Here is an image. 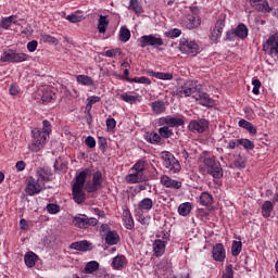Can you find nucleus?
Masks as SVG:
<instances>
[{
    "label": "nucleus",
    "instance_id": "obj_1",
    "mask_svg": "<svg viewBox=\"0 0 278 278\" xmlns=\"http://www.w3.org/2000/svg\"><path fill=\"white\" fill-rule=\"evenodd\" d=\"M203 164L199 166L200 173L211 175L213 179H222L223 167L220 166V162L216 161L215 157H205Z\"/></svg>",
    "mask_w": 278,
    "mask_h": 278
},
{
    "label": "nucleus",
    "instance_id": "obj_2",
    "mask_svg": "<svg viewBox=\"0 0 278 278\" xmlns=\"http://www.w3.org/2000/svg\"><path fill=\"white\" fill-rule=\"evenodd\" d=\"M29 54L17 52L16 50L9 49L1 54L0 62H8V64H18L27 62Z\"/></svg>",
    "mask_w": 278,
    "mask_h": 278
},
{
    "label": "nucleus",
    "instance_id": "obj_3",
    "mask_svg": "<svg viewBox=\"0 0 278 278\" xmlns=\"http://www.w3.org/2000/svg\"><path fill=\"white\" fill-rule=\"evenodd\" d=\"M199 89V81L197 80H186L185 83L178 85L175 90L176 97H192L197 93Z\"/></svg>",
    "mask_w": 278,
    "mask_h": 278
},
{
    "label": "nucleus",
    "instance_id": "obj_4",
    "mask_svg": "<svg viewBox=\"0 0 278 278\" xmlns=\"http://www.w3.org/2000/svg\"><path fill=\"white\" fill-rule=\"evenodd\" d=\"M31 146L30 150L34 151L35 153H38L39 150L47 144V140L49 137L42 132L39 128H34L31 130Z\"/></svg>",
    "mask_w": 278,
    "mask_h": 278
},
{
    "label": "nucleus",
    "instance_id": "obj_5",
    "mask_svg": "<svg viewBox=\"0 0 278 278\" xmlns=\"http://www.w3.org/2000/svg\"><path fill=\"white\" fill-rule=\"evenodd\" d=\"M72 223L75 227H78V229H88V227H97L99 219L88 217L86 214H78L72 219Z\"/></svg>",
    "mask_w": 278,
    "mask_h": 278
},
{
    "label": "nucleus",
    "instance_id": "obj_6",
    "mask_svg": "<svg viewBox=\"0 0 278 278\" xmlns=\"http://www.w3.org/2000/svg\"><path fill=\"white\" fill-rule=\"evenodd\" d=\"M163 166L173 174L181 170V164H179V161L175 159V155L168 151L163 152Z\"/></svg>",
    "mask_w": 278,
    "mask_h": 278
},
{
    "label": "nucleus",
    "instance_id": "obj_7",
    "mask_svg": "<svg viewBox=\"0 0 278 278\" xmlns=\"http://www.w3.org/2000/svg\"><path fill=\"white\" fill-rule=\"evenodd\" d=\"M164 45V39L161 37H155V35H143L141 36L139 40V47L141 49H144L147 47H153L156 49V47H162Z\"/></svg>",
    "mask_w": 278,
    "mask_h": 278
},
{
    "label": "nucleus",
    "instance_id": "obj_8",
    "mask_svg": "<svg viewBox=\"0 0 278 278\" xmlns=\"http://www.w3.org/2000/svg\"><path fill=\"white\" fill-rule=\"evenodd\" d=\"M188 129L192 134H204L210 129V121L205 118L192 119L188 125Z\"/></svg>",
    "mask_w": 278,
    "mask_h": 278
},
{
    "label": "nucleus",
    "instance_id": "obj_9",
    "mask_svg": "<svg viewBox=\"0 0 278 278\" xmlns=\"http://www.w3.org/2000/svg\"><path fill=\"white\" fill-rule=\"evenodd\" d=\"M192 98L195 99L200 105H203V108H214L216 105L214 99H212L207 92L201 91L200 89H197Z\"/></svg>",
    "mask_w": 278,
    "mask_h": 278
},
{
    "label": "nucleus",
    "instance_id": "obj_10",
    "mask_svg": "<svg viewBox=\"0 0 278 278\" xmlns=\"http://www.w3.org/2000/svg\"><path fill=\"white\" fill-rule=\"evenodd\" d=\"M101 231H106L105 232V244L109 247H114L115 244H118L121 242V236L116 230H111L108 225L102 224L101 225Z\"/></svg>",
    "mask_w": 278,
    "mask_h": 278
},
{
    "label": "nucleus",
    "instance_id": "obj_11",
    "mask_svg": "<svg viewBox=\"0 0 278 278\" xmlns=\"http://www.w3.org/2000/svg\"><path fill=\"white\" fill-rule=\"evenodd\" d=\"M26 193L29 197H34L35 194H40L42 192V186L40 185V181L36 180L34 177H28L26 179Z\"/></svg>",
    "mask_w": 278,
    "mask_h": 278
},
{
    "label": "nucleus",
    "instance_id": "obj_12",
    "mask_svg": "<svg viewBox=\"0 0 278 278\" xmlns=\"http://www.w3.org/2000/svg\"><path fill=\"white\" fill-rule=\"evenodd\" d=\"M103 186V174L96 172L92 177V182L86 185V190L89 193L97 192Z\"/></svg>",
    "mask_w": 278,
    "mask_h": 278
},
{
    "label": "nucleus",
    "instance_id": "obj_13",
    "mask_svg": "<svg viewBox=\"0 0 278 278\" xmlns=\"http://www.w3.org/2000/svg\"><path fill=\"white\" fill-rule=\"evenodd\" d=\"M263 51H269V53L278 54V33L271 35L265 43H263Z\"/></svg>",
    "mask_w": 278,
    "mask_h": 278
},
{
    "label": "nucleus",
    "instance_id": "obj_14",
    "mask_svg": "<svg viewBox=\"0 0 278 278\" xmlns=\"http://www.w3.org/2000/svg\"><path fill=\"white\" fill-rule=\"evenodd\" d=\"M37 181L40 184H48V181H52L53 173L49 167H38L36 170Z\"/></svg>",
    "mask_w": 278,
    "mask_h": 278
},
{
    "label": "nucleus",
    "instance_id": "obj_15",
    "mask_svg": "<svg viewBox=\"0 0 278 278\" xmlns=\"http://www.w3.org/2000/svg\"><path fill=\"white\" fill-rule=\"evenodd\" d=\"M159 123L160 125H167V127H181L186 124V121L184 119V116H180V117L166 116V117H161Z\"/></svg>",
    "mask_w": 278,
    "mask_h": 278
},
{
    "label": "nucleus",
    "instance_id": "obj_16",
    "mask_svg": "<svg viewBox=\"0 0 278 278\" xmlns=\"http://www.w3.org/2000/svg\"><path fill=\"white\" fill-rule=\"evenodd\" d=\"M160 181L164 188H173L174 190H181L182 182L170 178L168 175H163Z\"/></svg>",
    "mask_w": 278,
    "mask_h": 278
},
{
    "label": "nucleus",
    "instance_id": "obj_17",
    "mask_svg": "<svg viewBox=\"0 0 278 278\" xmlns=\"http://www.w3.org/2000/svg\"><path fill=\"white\" fill-rule=\"evenodd\" d=\"M252 8H255L257 12H263L264 14H268L273 12V8L268 4L266 0H253L249 2Z\"/></svg>",
    "mask_w": 278,
    "mask_h": 278
},
{
    "label": "nucleus",
    "instance_id": "obj_18",
    "mask_svg": "<svg viewBox=\"0 0 278 278\" xmlns=\"http://www.w3.org/2000/svg\"><path fill=\"white\" fill-rule=\"evenodd\" d=\"M212 255L215 262H225V257H227L225 245H223V243L215 244L212 251Z\"/></svg>",
    "mask_w": 278,
    "mask_h": 278
},
{
    "label": "nucleus",
    "instance_id": "obj_19",
    "mask_svg": "<svg viewBox=\"0 0 278 278\" xmlns=\"http://www.w3.org/2000/svg\"><path fill=\"white\" fill-rule=\"evenodd\" d=\"M70 249H73L74 251H81V252L92 251V243L86 240L76 241L71 243Z\"/></svg>",
    "mask_w": 278,
    "mask_h": 278
},
{
    "label": "nucleus",
    "instance_id": "obj_20",
    "mask_svg": "<svg viewBox=\"0 0 278 278\" xmlns=\"http://www.w3.org/2000/svg\"><path fill=\"white\" fill-rule=\"evenodd\" d=\"M126 181L127 184H142L147 181V176L142 172H135L126 176Z\"/></svg>",
    "mask_w": 278,
    "mask_h": 278
},
{
    "label": "nucleus",
    "instance_id": "obj_21",
    "mask_svg": "<svg viewBox=\"0 0 278 278\" xmlns=\"http://www.w3.org/2000/svg\"><path fill=\"white\" fill-rule=\"evenodd\" d=\"M72 194L75 203H77L78 205H81V203L86 201V193L84 192L83 187H73Z\"/></svg>",
    "mask_w": 278,
    "mask_h": 278
},
{
    "label": "nucleus",
    "instance_id": "obj_22",
    "mask_svg": "<svg viewBox=\"0 0 278 278\" xmlns=\"http://www.w3.org/2000/svg\"><path fill=\"white\" fill-rule=\"evenodd\" d=\"M153 251L156 257H162L166 251V242L156 239L153 243Z\"/></svg>",
    "mask_w": 278,
    "mask_h": 278
},
{
    "label": "nucleus",
    "instance_id": "obj_23",
    "mask_svg": "<svg viewBox=\"0 0 278 278\" xmlns=\"http://www.w3.org/2000/svg\"><path fill=\"white\" fill-rule=\"evenodd\" d=\"M109 25H110V18L108 17V15H100L98 18V26H97L99 34H105V31H108Z\"/></svg>",
    "mask_w": 278,
    "mask_h": 278
},
{
    "label": "nucleus",
    "instance_id": "obj_24",
    "mask_svg": "<svg viewBox=\"0 0 278 278\" xmlns=\"http://www.w3.org/2000/svg\"><path fill=\"white\" fill-rule=\"evenodd\" d=\"M119 98L122 101H125V103H129L130 105H134V103H140V101H142V96H131L127 92L122 93Z\"/></svg>",
    "mask_w": 278,
    "mask_h": 278
},
{
    "label": "nucleus",
    "instance_id": "obj_25",
    "mask_svg": "<svg viewBox=\"0 0 278 278\" xmlns=\"http://www.w3.org/2000/svg\"><path fill=\"white\" fill-rule=\"evenodd\" d=\"M138 210L140 212H151L153 210V200L151 198H144L138 203Z\"/></svg>",
    "mask_w": 278,
    "mask_h": 278
},
{
    "label": "nucleus",
    "instance_id": "obj_26",
    "mask_svg": "<svg viewBox=\"0 0 278 278\" xmlns=\"http://www.w3.org/2000/svg\"><path fill=\"white\" fill-rule=\"evenodd\" d=\"M90 169H84L76 176V182L73 185L74 188H84L86 184V177H88Z\"/></svg>",
    "mask_w": 278,
    "mask_h": 278
},
{
    "label": "nucleus",
    "instance_id": "obj_27",
    "mask_svg": "<svg viewBox=\"0 0 278 278\" xmlns=\"http://www.w3.org/2000/svg\"><path fill=\"white\" fill-rule=\"evenodd\" d=\"M238 125L239 127H242V129H247V131H249V134H251L252 136H255L257 134V127L252 125L251 122L247 119H240Z\"/></svg>",
    "mask_w": 278,
    "mask_h": 278
},
{
    "label": "nucleus",
    "instance_id": "obj_28",
    "mask_svg": "<svg viewBox=\"0 0 278 278\" xmlns=\"http://www.w3.org/2000/svg\"><path fill=\"white\" fill-rule=\"evenodd\" d=\"M125 264H127V257H125V255H117L113 257L112 267L115 268V270H121Z\"/></svg>",
    "mask_w": 278,
    "mask_h": 278
},
{
    "label": "nucleus",
    "instance_id": "obj_29",
    "mask_svg": "<svg viewBox=\"0 0 278 278\" xmlns=\"http://www.w3.org/2000/svg\"><path fill=\"white\" fill-rule=\"evenodd\" d=\"M273 210H275V205L270 201H265L262 205V216L264 218H270V214H273Z\"/></svg>",
    "mask_w": 278,
    "mask_h": 278
},
{
    "label": "nucleus",
    "instance_id": "obj_30",
    "mask_svg": "<svg viewBox=\"0 0 278 278\" xmlns=\"http://www.w3.org/2000/svg\"><path fill=\"white\" fill-rule=\"evenodd\" d=\"M236 37L244 40L249 36V28L244 24H239L235 30Z\"/></svg>",
    "mask_w": 278,
    "mask_h": 278
},
{
    "label": "nucleus",
    "instance_id": "obj_31",
    "mask_svg": "<svg viewBox=\"0 0 278 278\" xmlns=\"http://www.w3.org/2000/svg\"><path fill=\"white\" fill-rule=\"evenodd\" d=\"M36 260H38V255L34 252L27 253L24 256V262L28 268H34L36 266Z\"/></svg>",
    "mask_w": 278,
    "mask_h": 278
},
{
    "label": "nucleus",
    "instance_id": "obj_32",
    "mask_svg": "<svg viewBox=\"0 0 278 278\" xmlns=\"http://www.w3.org/2000/svg\"><path fill=\"white\" fill-rule=\"evenodd\" d=\"M146 141L150 144H160V142H162V137L157 132H147Z\"/></svg>",
    "mask_w": 278,
    "mask_h": 278
},
{
    "label": "nucleus",
    "instance_id": "obj_33",
    "mask_svg": "<svg viewBox=\"0 0 278 278\" xmlns=\"http://www.w3.org/2000/svg\"><path fill=\"white\" fill-rule=\"evenodd\" d=\"M200 203L204 207H207L214 203V198L208 192H202L200 195Z\"/></svg>",
    "mask_w": 278,
    "mask_h": 278
},
{
    "label": "nucleus",
    "instance_id": "obj_34",
    "mask_svg": "<svg viewBox=\"0 0 278 278\" xmlns=\"http://www.w3.org/2000/svg\"><path fill=\"white\" fill-rule=\"evenodd\" d=\"M192 212V204L190 202L182 203L178 206V214L180 216H188Z\"/></svg>",
    "mask_w": 278,
    "mask_h": 278
},
{
    "label": "nucleus",
    "instance_id": "obj_35",
    "mask_svg": "<svg viewBox=\"0 0 278 278\" xmlns=\"http://www.w3.org/2000/svg\"><path fill=\"white\" fill-rule=\"evenodd\" d=\"M238 144L243 147L247 151H253L255 149V143L249 139H238Z\"/></svg>",
    "mask_w": 278,
    "mask_h": 278
},
{
    "label": "nucleus",
    "instance_id": "obj_36",
    "mask_svg": "<svg viewBox=\"0 0 278 278\" xmlns=\"http://www.w3.org/2000/svg\"><path fill=\"white\" fill-rule=\"evenodd\" d=\"M97 270H99V262L97 261H90L85 266V273H87V275H92V273H97Z\"/></svg>",
    "mask_w": 278,
    "mask_h": 278
},
{
    "label": "nucleus",
    "instance_id": "obj_37",
    "mask_svg": "<svg viewBox=\"0 0 278 278\" xmlns=\"http://www.w3.org/2000/svg\"><path fill=\"white\" fill-rule=\"evenodd\" d=\"M201 25V21L199 17L191 15L187 18V27L188 29H194L195 27H199Z\"/></svg>",
    "mask_w": 278,
    "mask_h": 278
},
{
    "label": "nucleus",
    "instance_id": "obj_38",
    "mask_svg": "<svg viewBox=\"0 0 278 278\" xmlns=\"http://www.w3.org/2000/svg\"><path fill=\"white\" fill-rule=\"evenodd\" d=\"M173 135V129H170L168 126L159 128V136H161V138H165V140H167V138H172Z\"/></svg>",
    "mask_w": 278,
    "mask_h": 278
},
{
    "label": "nucleus",
    "instance_id": "obj_39",
    "mask_svg": "<svg viewBox=\"0 0 278 278\" xmlns=\"http://www.w3.org/2000/svg\"><path fill=\"white\" fill-rule=\"evenodd\" d=\"M128 8L132 10L135 14H142V5H140V1L138 0H130Z\"/></svg>",
    "mask_w": 278,
    "mask_h": 278
},
{
    "label": "nucleus",
    "instance_id": "obj_40",
    "mask_svg": "<svg viewBox=\"0 0 278 278\" xmlns=\"http://www.w3.org/2000/svg\"><path fill=\"white\" fill-rule=\"evenodd\" d=\"M76 79L78 84H81L83 86H92V84H94V80H92L90 76L86 75H78L76 76Z\"/></svg>",
    "mask_w": 278,
    "mask_h": 278
},
{
    "label": "nucleus",
    "instance_id": "obj_41",
    "mask_svg": "<svg viewBox=\"0 0 278 278\" xmlns=\"http://www.w3.org/2000/svg\"><path fill=\"white\" fill-rule=\"evenodd\" d=\"M131 38V31L127 27H122L119 30V40L121 42H127Z\"/></svg>",
    "mask_w": 278,
    "mask_h": 278
},
{
    "label": "nucleus",
    "instance_id": "obj_42",
    "mask_svg": "<svg viewBox=\"0 0 278 278\" xmlns=\"http://www.w3.org/2000/svg\"><path fill=\"white\" fill-rule=\"evenodd\" d=\"M242 251V241H233L231 247V255L238 257Z\"/></svg>",
    "mask_w": 278,
    "mask_h": 278
},
{
    "label": "nucleus",
    "instance_id": "obj_43",
    "mask_svg": "<svg viewBox=\"0 0 278 278\" xmlns=\"http://www.w3.org/2000/svg\"><path fill=\"white\" fill-rule=\"evenodd\" d=\"M53 99H55V93H53V91H51L49 89L43 91V93L41 96L42 103H51V101H53Z\"/></svg>",
    "mask_w": 278,
    "mask_h": 278
},
{
    "label": "nucleus",
    "instance_id": "obj_44",
    "mask_svg": "<svg viewBox=\"0 0 278 278\" xmlns=\"http://www.w3.org/2000/svg\"><path fill=\"white\" fill-rule=\"evenodd\" d=\"M184 49L187 53H197V49H199V46L194 41H186L184 45Z\"/></svg>",
    "mask_w": 278,
    "mask_h": 278
},
{
    "label": "nucleus",
    "instance_id": "obj_45",
    "mask_svg": "<svg viewBox=\"0 0 278 278\" xmlns=\"http://www.w3.org/2000/svg\"><path fill=\"white\" fill-rule=\"evenodd\" d=\"M152 110L156 113V114H162V112H164V110H166V106L164 105V101L159 100V101H154L152 103Z\"/></svg>",
    "mask_w": 278,
    "mask_h": 278
},
{
    "label": "nucleus",
    "instance_id": "obj_46",
    "mask_svg": "<svg viewBox=\"0 0 278 278\" xmlns=\"http://www.w3.org/2000/svg\"><path fill=\"white\" fill-rule=\"evenodd\" d=\"M152 77H155L156 79H163V80H170L173 79V74L170 73H164V72H152Z\"/></svg>",
    "mask_w": 278,
    "mask_h": 278
},
{
    "label": "nucleus",
    "instance_id": "obj_47",
    "mask_svg": "<svg viewBox=\"0 0 278 278\" xmlns=\"http://www.w3.org/2000/svg\"><path fill=\"white\" fill-rule=\"evenodd\" d=\"M124 218L126 220V229H134V217L129 211L124 212Z\"/></svg>",
    "mask_w": 278,
    "mask_h": 278
},
{
    "label": "nucleus",
    "instance_id": "obj_48",
    "mask_svg": "<svg viewBox=\"0 0 278 278\" xmlns=\"http://www.w3.org/2000/svg\"><path fill=\"white\" fill-rule=\"evenodd\" d=\"M0 27L2 29H10V27H12V17H3L2 21L0 22Z\"/></svg>",
    "mask_w": 278,
    "mask_h": 278
},
{
    "label": "nucleus",
    "instance_id": "obj_49",
    "mask_svg": "<svg viewBox=\"0 0 278 278\" xmlns=\"http://www.w3.org/2000/svg\"><path fill=\"white\" fill-rule=\"evenodd\" d=\"M131 170H135L137 173H144V161L139 160L131 168Z\"/></svg>",
    "mask_w": 278,
    "mask_h": 278
},
{
    "label": "nucleus",
    "instance_id": "obj_50",
    "mask_svg": "<svg viewBox=\"0 0 278 278\" xmlns=\"http://www.w3.org/2000/svg\"><path fill=\"white\" fill-rule=\"evenodd\" d=\"M165 36H167V38H179L181 36V29L174 28L169 31H166Z\"/></svg>",
    "mask_w": 278,
    "mask_h": 278
},
{
    "label": "nucleus",
    "instance_id": "obj_51",
    "mask_svg": "<svg viewBox=\"0 0 278 278\" xmlns=\"http://www.w3.org/2000/svg\"><path fill=\"white\" fill-rule=\"evenodd\" d=\"M42 134H45L49 138V134H51V123L48 119L42 122Z\"/></svg>",
    "mask_w": 278,
    "mask_h": 278
},
{
    "label": "nucleus",
    "instance_id": "obj_52",
    "mask_svg": "<svg viewBox=\"0 0 278 278\" xmlns=\"http://www.w3.org/2000/svg\"><path fill=\"white\" fill-rule=\"evenodd\" d=\"M222 278H233V265L229 264L226 266L225 273Z\"/></svg>",
    "mask_w": 278,
    "mask_h": 278
},
{
    "label": "nucleus",
    "instance_id": "obj_53",
    "mask_svg": "<svg viewBox=\"0 0 278 278\" xmlns=\"http://www.w3.org/2000/svg\"><path fill=\"white\" fill-rule=\"evenodd\" d=\"M42 41L48 42L49 45H58V38L50 36V35H42Z\"/></svg>",
    "mask_w": 278,
    "mask_h": 278
},
{
    "label": "nucleus",
    "instance_id": "obj_54",
    "mask_svg": "<svg viewBox=\"0 0 278 278\" xmlns=\"http://www.w3.org/2000/svg\"><path fill=\"white\" fill-rule=\"evenodd\" d=\"M85 144H86V147H88L89 149H94V147H97V140L94 139V137L88 136V137L85 139Z\"/></svg>",
    "mask_w": 278,
    "mask_h": 278
},
{
    "label": "nucleus",
    "instance_id": "obj_55",
    "mask_svg": "<svg viewBox=\"0 0 278 278\" xmlns=\"http://www.w3.org/2000/svg\"><path fill=\"white\" fill-rule=\"evenodd\" d=\"M252 92L253 94H260V88H262V81H260V79H254L252 80Z\"/></svg>",
    "mask_w": 278,
    "mask_h": 278
},
{
    "label": "nucleus",
    "instance_id": "obj_56",
    "mask_svg": "<svg viewBox=\"0 0 278 278\" xmlns=\"http://www.w3.org/2000/svg\"><path fill=\"white\" fill-rule=\"evenodd\" d=\"M47 212L49 214H58L60 212V205L50 203L47 205Z\"/></svg>",
    "mask_w": 278,
    "mask_h": 278
},
{
    "label": "nucleus",
    "instance_id": "obj_57",
    "mask_svg": "<svg viewBox=\"0 0 278 278\" xmlns=\"http://www.w3.org/2000/svg\"><path fill=\"white\" fill-rule=\"evenodd\" d=\"M236 168H244L247 165L242 155H238L235 160Z\"/></svg>",
    "mask_w": 278,
    "mask_h": 278
},
{
    "label": "nucleus",
    "instance_id": "obj_58",
    "mask_svg": "<svg viewBox=\"0 0 278 278\" xmlns=\"http://www.w3.org/2000/svg\"><path fill=\"white\" fill-rule=\"evenodd\" d=\"M223 36V28L215 27L212 31L211 39L212 40H218Z\"/></svg>",
    "mask_w": 278,
    "mask_h": 278
},
{
    "label": "nucleus",
    "instance_id": "obj_59",
    "mask_svg": "<svg viewBox=\"0 0 278 278\" xmlns=\"http://www.w3.org/2000/svg\"><path fill=\"white\" fill-rule=\"evenodd\" d=\"M98 144L101 151H105V149H108V139H105V137H100L98 140Z\"/></svg>",
    "mask_w": 278,
    "mask_h": 278
},
{
    "label": "nucleus",
    "instance_id": "obj_60",
    "mask_svg": "<svg viewBox=\"0 0 278 278\" xmlns=\"http://www.w3.org/2000/svg\"><path fill=\"white\" fill-rule=\"evenodd\" d=\"M217 29H225V15H220L215 24Z\"/></svg>",
    "mask_w": 278,
    "mask_h": 278
},
{
    "label": "nucleus",
    "instance_id": "obj_61",
    "mask_svg": "<svg viewBox=\"0 0 278 278\" xmlns=\"http://www.w3.org/2000/svg\"><path fill=\"white\" fill-rule=\"evenodd\" d=\"M27 49L30 53H34L36 49H38V41L37 40H31L27 43Z\"/></svg>",
    "mask_w": 278,
    "mask_h": 278
},
{
    "label": "nucleus",
    "instance_id": "obj_62",
    "mask_svg": "<svg viewBox=\"0 0 278 278\" xmlns=\"http://www.w3.org/2000/svg\"><path fill=\"white\" fill-rule=\"evenodd\" d=\"M236 37H237V35H236V31H233V30H228L226 33V40L228 42H231V41L236 40Z\"/></svg>",
    "mask_w": 278,
    "mask_h": 278
},
{
    "label": "nucleus",
    "instance_id": "obj_63",
    "mask_svg": "<svg viewBox=\"0 0 278 278\" xmlns=\"http://www.w3.org/2000/svg\"><path fill=\"white\" fill-rule=\"evenodd\" d=\"M106 127L108 129H115L116 128V119L114 118H108L106 119Z\"/></svg>",
    "mask_w": 278,
    "mask_h": 278
},
{
    "label": "nucleus",
    "instance_id": "obj_64",
    "mask_svg": "<svg viewBox=\"0 0 278 278\" xmlns=\"http://www.w3.org/2000/svg\"><path fill=\"white\" fill-rule=\"evenodd\" d=\"M70 23H79L81 21V17L75 14L67 15L66 17Z\"/></svg>",
    "mask_w": 278,
    "mask_h": 278
}]
</instances>
